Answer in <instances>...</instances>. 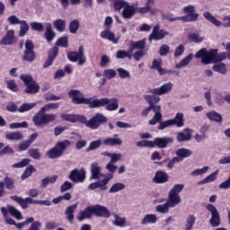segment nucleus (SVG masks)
<instances>
[{
  "mask_svg": "<svg viewBox=\"0 0 230 230\" xmlns=\"http://www.w3.org/2000/svg\"><path fill=\"white\" fill-rule=\"evenodd\" d=\"M194 57L196 58H201V63L208 66V64H215L216 62L226 60L227 58V53L223 52L218 54V49H210L208 51L206 49H201Z\"/></svg>",
  "mask_w": 230,
  "mask_h": 230,
  "instance_id": "obj_1",
  "label": "nucleus"
},
{
  "mask_svg": "<svg viewBox=\"0 0 230 230\" xmlns=\"http://www.w3.org/2000/svg\"><path fill=\"white\" fill-rule=\"evenodd\" d=\"M68 96L75 105H89L91 109H96L103 104V101H97L93 98H85L79 90H70Z\"/></svg>",
  "mask_w": 230,
  "mask_h": 230,
  "instance_id": "obj_2",
  "label": "nucleus"
},
{
  "mask_svg": "<svg viewBox=\"0 0 230 230\" xmlns=\"http://www.w3.org/2000/svg\"><path fill=\"white\" fill-rule=\"evenodd\" d=\"M1 213L5 219V223L9 224V226H15V220L8 217V213H10L11 217L16 218V220H22V214L21 211L15 208V207L12 205H7V207L1 208Z\"/></svg>",
  "mask_w": 230,
  "mask_h": 230,
  "instance_id": "obj_3",
  "label": "nucleus"
},
{
  "mask_svg": "<svg viewBox=\"0 0 230 230\" xmlns=\"http://www.w3.org/2000/svg\"><path fill=\"white\" fill-rule=\"evenodd\" d=\"M57 119V115L53 113H45L43 111L40 110L38 113L32 118V121L35 127H44L49 123H53Z\"/></svg>",
  "mask_w": 230,
  "mask_h": 230,
  "instance_id": "obj_4",
  "label": "nucleus"
},
{
  "mask_svg": "<svg viewBox=\"0 0 230 230\" xmlns=\"http://www.w3.org/2000/svg\"><path fill=\"white\" fill-rule=\"evenodd\" d=\"M20 80H22L23 84L26 85L25 93L28 94H37V93H39L40 87L31 75H21Z\"/></svg>",
  "mask_w": 230,
  "mask_h": 230,
  "instance_id": "obj_5",
  "label": "nucleus"
},
{
  "mask_svg": "<svg viewBox=\"0 0 230 230\" xmlns=\"http://www.w3.org/2000/svg\"><path fill=\"white\" fill-rule=\"evenodd\" d=\"M88 128L95 130L102 125V123H107V117L103 116L102 113H96L90 120H87V118L84 117V121L82 122Z\"/></svg>",
  "mask_w": 230,
  "mask_h": 230,
  "instance_id": "obj_6",
  "label": "nucleus"
},
{
  "mask_svg": "<svg viewBox=\"0 0 230 230\" xmlns=\"http://www.w3.org/2000/svg\"><path fill=\"white\" fill-rule=\"evenodd\" d=\"M150 111H153V112H155V115L148 121V123L149 125H157V123H159V121H162L163 119V113H161V111H158L157 107L154 108L153 106H149L141 112V116H148V114H150Z\"/></svg>",
  "mask_w": 230,
  "mask_h": 230,
  "instance_id": "obj_7",
  "label": "nucleus"
},
{
  "mask_svg": "<svg viewBox=\"0 0 230 230\" xmlns=\"http://www.w3.org/2000/svg\"><path fill=\"white\" fill-rule=\"evenodd\" d=\"M67 58L70 62H78V66H84L86 62L85 55H84V47H79L78 52H69Z\"/></svg>",
  "mask_w": 230,
  "mask_h": 230,
  "instance_id": "obj_8",
  "label": "nucleus"
},
{
  "mask_svg": "<svg viewBox=\"0 0 230 230\" xmlns=\"http://www.w3.org/2000/svg\"><path fill=\"white\" fill-rule=\"evenodd\" d=\"M207 209L211 215L209 219L210 226L212 227H218L220 226V213H218V209L213 204L207 205Z\"/></svg>",
  "mask_w": 230,
  "mask_h": 230,
  "instance_id": "obj_9",
  "label": "nucleus"
},
{
  "mask_svg": "<svg viewBox=\"0 0 230 230\" xmlns=\"http://www.w3.org/2000/svg\"><path fill=\"white\" fill-rule=\"evenodd\" d=\"M33 41L31 40H27L25 41V50L22 59L26 62H33L35 60V51L33 50Z\"/></svg>",
  "mask_w": 230,
  "mask_h": 230,
  "instance_id": "obj_10",
  "label": "nucleus"
},
{
  "mask_svg": "<svg viewBox=\"0 0 230 230\" xmlns=\"http://www.w3.org/2000/svg\"><path fill=\"white\" fill-rule=\"evenodd\" d=\"M97 100L98 102H103L102 104L99 105L96 107V109L100 108V107H105L106 106V111H118V108L119 107V104L118 102V99L116 98H112V99H109V98H102V99H94Z\"/></svg>",
  "mask_w": 230,
  "mask_h": 230,
  "instance_id": "obj_11",
  "label": "nucleus"
},
{
  "mask_svg": "<svg viewBox=\"0 0 230 230\" xmlns=\"http://www.w3.org/2000/svg\"><path fill=\"white\" fill-rule=\"evenodd\" d=\"M161 26L159 24H156L154 26L152 33L149 35V40L152 42L153 40H163L166 35H170V32L160 30Z\"/></svg>",
  "mask_w": 230,
  "mask_h": 230,
  "instance_id": "obj_12",
  "label": "nucleus"
},
{
  "mask_svg": "<svg viewBox=\"0 0 230 230\" xmlns=\"http://www.w3.org/2000/svg\"><path fill=\"white\" fill-rule=\"evenodd\" d=\"M86 177V172L85 169H74L73 171L70 172V174L68 176V179L72 181V182H84L85 181Z\"/></svg>",
  "mask_w": 230,
  "mask_h": 230,
  "instance_id": "obj_13",
  "label": "nucleus"
},
{
  "mask_svg": "<svg viewBox=\"0 0 230 230\" xmlns=\"http://www.w3.org/2000/svg\"><path fill=\"white\" fill-rule=\"evenodd\" d=\"M173 89V84L172 82L166 83L158 88H154L149 91L152 94H155L156 96H163V94H168V93H172Z\"/></svg>",
  "mask_w": 230,
  "mask_h": 230,
  "instance_id": "obj_14",
  "label": "nucleus"
},
{
  "mask_svg": "<svg viewBox=\"0 0 230 230\" xmlns=\"http://www.w3.org/2000/svg\"><path fill=\"white\" fill-rule=\"evenodd\" d=\"M10 199L13 200L14 202H17L19 206L22 208V209H28L29 204H37L39 201L31 199V198H22L18 196H11Z\"/></svg>",
  "mask_w": 230,
  "mask_h": 230,
  "instance_id": "obj_15",
  "label": "nucleus"
},
{
  "mask_svg": "<svg viewBox=\"0 0 230 230\" xmlns=\"http://www.w3.org/2000/svg\"><path fill=\"white\" fill-rule=\"evenodd\" d=\"M112 175H109L105 177L102 181H96L88 186V189L90 190H97V188H100L101 191H107V184L111 181V179H112Z\"/></svg>",
  "mask_w": 230,
  "mask_h": 230,
  "instance_id": "obj_16",
  "label": "nucleus"
},
{
  "mask_svg": "<svg viewBox=\"0 0 230 230\" xmlns=\"http://www.w3.org/2000/svg\"><path fill=\"white\" fill-rule=\"evenodd\" d=\"M15 42H17V39H15V31L13 30L7 31L4 38L0 40L2 46H12Z\"/></svg>",
  "mask_w": 230,
  "mask_h": 230,
  "instance_id": "obj_17",
  "label": "nucleus"
},
{
  "mask_svg": "<svg viewBox=\"0 0 230 230\" xmlns=\"http://www.w3.org/2000/svg\"><path fill=\"white\" fill-rule=\"evenodd\" d=\"M93 215L95 217H101L102 218H111V211L105 206L102 205H95L93 206Z\"/></svg>",
  "mask_w": 230,
  "mask_h": 230,
  "instance_id": "obj_18",
  "label": "nucleus"
},
{
  "mask_svg": "<svg viewBox=\"0 0 230 230\" xmlns=\"http://www.w3.org/2000/svg\"><path fill=\"white\" fill-rule=\"evenodd\" d=\"M93 215H94L93 208V206H89L86 207L84 210H81L77 215L76 218L78 222H84V220L93 218Z\"/></svg>",
  "mask_w": 230,
  "mask_h": 230,
  "instance_id": "obj_19",
  "label": "nucleus"
},
{
  "mask_svg": "<svg viewBox=\"0 0 230 230\" xmlns=\"http://www.w3.org/2000/svg\"><path fill=\"white\" fill-rule=\"evenodd\" d=\"M60 118L63 121H69L70 123H76V121L83 123V121H85V116L84 115L62 113Z\"/></svg>",
  "mask_w": 230,
  "mask_h": 230,
  "instance_id": "obj_20",
  "label": "nucleus"
},
{
  "mask_svg": "<svg viewBox=\"0 0 230 230\" xmlns=\"http://www.w3.org/2000/svg\"><path fill=\"white\" fill-rule=\"evenodd\" d=\"M173 143V138L172 137H156L153 141V148L155 146H158V148H166L168 146V144Z\"/></svg>",
  "mask_w": 230,
  "mask_h": 230,
  "instance_id": "obj_21",
  "label": "nucleus"
},
{
  "mask_svg": "<svg viewBox=\"0 0 230 230\" xmlns=\"http://www.w3.org/2000/svg\"><path fill=\"white\" fill-rule=\"evenodd\" d=\"M145 100L149 103V107L157 109L158 112H161V105H157L161 102V98L155 95H145Z\"/></svg>",
  "mask_w": 230,
  "mask_h": 230,
  "instance_id": "obj_22",
  "label": "nucleus"
},
{
  "mask_svg": "<svg viewBox=\"0 0 230 230\" xmlns=\"http://www.w3.org/2000/svg\"><path fill=\"white\" fill-rule=\"evenodd\" d=\"M103 145H106V146H121V145H123V140L118 137V134H115L114 137H108L104 139Z\"/></svg>",
  "mask_w": 230,
  "mask_h": 230,
  "instance_id": "obj_23",
  "label": "nucleus"
},
{
  "mask_svg": "<svg viewBox=\"0 0 230 230\" xmlns=\"http://www.w3.org/2000/svg\"><path fill=\"white\" fill-rule=\"evenodd\" d=\"M102 39H106L110 40V42H113V44H118L119 39H116V34L111 31V29H106L101 32Z\"/></svg>",
  "mask_w": 230,
  "mask_h": 230,
  "instance_id": "obj_24",
  "label": "nucleus"
},
{
  "mask_svg": "<svg viewBox=\"0 0 230 230\" xmlns=\"http://www.w3.org/2000/svg\"><path fill=\"white\" fill-rule=\"evenodd\" d=\"M134 15H136V7L128 4L122 11V17L124 19H132Z\"/></svg>",
  "mask_w": 230,
  "mask_h": 230,
  "instance_id": "obj_25",
  "label": "nucleus"
},
{
  "mask_svg": "<svg viewBox=\"0 0 230 230\" xmlns=\"http://www.w3.org/2000/svg\"><path fill=\"white\" fill-rule=\"evenodd\" d=\"M91 179H93L95 181H98L100 179V175H102V167H100V164L98 163H93L91 164Z\"/></svg>",
  "mask_w": 230,
  "mask_h": 230,
  "instance_id": "obj_26",
  "label": "nucleus"
},
{
  "mask_svg": "<svg viewBox=\"0 0 230 230\" xmlns=\"http://www.w3.org/2000/svg\"><path fill=\"white\" fill-rule=\"evenodd\" d=\"M154 181L156 184H164V182H168V174L163 171L156 172Z\"/></svg>",
  "mask_w": 230,
  "mask_h": 230,
  "instance_id": "obj_27",
  "label": "nucleus"
},
{
  "mask_svg": "<svg viewBox=\"0 0 230 230\" xmlns=\"http://www.w3.org/2000/svg\"><path fill=\"white\" fill-rule=\"evenodd\" d=\"M180 202H181V199L180 195H175L169 192L166 203L171 208H175V206H179Z\"/></svg>",
  "mask_w": 230,
  "mask_h": 230,
  "instance_id": "obj_28",
  "label": "nucleus"
},
{
  "mask_svg": "<svg viewBox=\"0 0 230 230\" xmlns=\"http://www.w3.org/2000/svg\"><path fill=\"white\" fill-rule=\"evenodd\" d=\"M146 46V40H142L138 41H131L129 45L130 53H133L134 49L143 50Z\"/></svg>",
  "mask_w": 230,
  "mask_h": 230,
  "instance_id": "obj_29",
  "label": "nucleus"
},
{
  "mask_svg": "<svg viewBox=\"0 0 230 230\" xmlns=\"http://www.w3.org/2000/svg\"><path fill=\"white\" fill-rule=\"evenodd\" d=\"M76 208H78V204H74L66 208L65 211V215H66V218L70 224H73L75 220V211H76Z\"/></svg>",
  "mask_w": 230,
  "mask_h": 230,
  "instance_id": "obj_30",
  "label": "nucleus"
},
{
  "mask_svg": "<svg viewBox=\"0 0 230 230\" xmlns=\"http://www.w3.org/2000/svg\"><path fill=\"white\" fill-rule=\"evenodd\" d=\"M206 116L210 121H215V123H222L224 121L222 119V114L215 111L207 112Z\"/></svg>",
  "mask_w": 230,
  "mask_h": 230,
  "instance_id": "obj_31",
  "label": "nucleus"
},
{
  "mask_svg": "<svg viewBox=\"0 0 230 230\" xmlns=\"http://www.w3.org/2000/svg\"><path fill=\"white\" fill-rule=\"evenodd\" d=\"M190 140H191V130L190 128H186L183 130V132L178 133L177 141H179V143Z\"/></svg>",
  "mask_w": 230,
  "mask_h": 230,
  "instance_id": "obj_32",
  "label": "nucleus"
},
{
  "mask_svg": "<svg viewBox=\"0 0 230 230\" xmlns=\"http://www.w3.org/2000/svg\"><path fill=\"white\" fill-rule=\"evenodd\" d=\"M161 66H163V60L161 58H155L153 60L151 69H156L159 75H166V70L162 68Z\"/></svg>",
  "mask_w": 230,
  "mask_h": 230,
  "instance_id": "obj_33",
  "label": "nucleus"
},
{
  "mask_svg": "<svg viewBox=\"0 0 230 230\" xmlns=\"http://www.w3.org/2000/svg\"><path fill=\"white\" fill-rule=\"evenodd\" d=\"M114 217V220L112 221L113 226L117 227H125L127 226V218L121 217L119 215L113 213L111 214Z\"/></svg>",
  "mask_w": 230,
  "mask_h": 230,
  "instance_id": "obj_34",
  "label": "nucleus"
},
{
  "mask_svg": "<svg viewBox=\"0 0 230 230\" xmlns=\"http://www.w3.org/2000/svg\"><path fill=\"white\" fill-rule=\"evenodd\" d=\"M191 154H193L191 150L186 149V148H181L176 151V155H177L176 157L177 159H179V162L181 163V161H183L184 159H186V157H190Z\"/></svg>",
  "mask_w": 230,
  "mask_h": 230,
  "instance_id": "obj_35",
  "label": "nucleus"
},
{
  "mask_svg": "<svg viewBox=\"0 0 230 230\" xmlns=\"http://www.w3.org/2000/svg\"><path fill=\"white\" fill-rule=\"evenodd\" d=\"M5 139L9 141H22L24 136L21 132H10L5 135Z\"/></svg>",
  "mask_w": 230,
  "mask_h": 230,
  "instance_id": "obj_36",
  "label": "nucleus"
},
{
  "mask_svg": "<svg viewBox=\"0 0 230 230\" xmlns=\"http://www.w3.org/2000/svg\"><path fill=\"white\" fill-rule=\"evenodd\" d=\"M46 26V32H45V39L48 42H51L55 39V32L51 28V23H45Z\"/></svg>",
  "mask_w": 230,
  "mask_h": 230,
  "instance_id": "obj_37",
  "label": "nucleus"
},
{
  "mask_svg": "<svg viewBox=\"0 0 230 230\" xmlns=\"http://www.w3.org/2000/svg\"><path fill=\"white\" fill-rule=\"evenodd\" d=\"M218 172H219L218 170L215 171L214 172H212L211 174L207 176L205 179L199 181V185L209 184V182H213V181H217V177H218Z\"/></svg>",
  "mask_w": 230,
  "mask_h": 230,
  "instance_id": "obj_38",
  "label": "nucleus"
},
{
  "mask_svg": "<svg viewBox=\"0 0 230 230\" xmlns=\"http://www.w3.org/2000/svg\"><path fill=\"white\" fill-rule=\"evenodd\" d=\"M176 21H183V22H196V21H199V14H187L185 16L176 17Z\"/></svg>",
  "mask_w": 230,
  "mask_h": 230,
  "instance_id": "obj_39",
  "label": "nucleus"
},
{
  "mask_svg": "<svg viewBox=\"0 0 230 230\" xmlns=\"http://www.w3.org/2000/svg\"><path fill=\"white\" fill-rule=\"evenodd\" d=\"M172 125H176V127H184V114L183 113H177L174 119H171Z\"/></svg>",
  "mask_w": 230,
  "mask_h": 230,
  "instance_id": "obj_40",
  "label": "nucleus"
},
{
  "mask_svg": "<svg viewBox=\"0 0 230 230\" xmlns=\"http://www.w3.org/2000/svg\"><path fill=\"white\" fill-rule=\"evenodd\" d=\"M47 155L49 159H57L62 157V152L58 148L57 146L47 152Z\"/></svg>",
  "mask_w": 230,
  "mask_h": 230,
  "instance_id": "obj_41",
  "label": "nucleus"
},
{
  "mask_svg": "<svg viewBox=\"0 0 230 230\" xmlns=\"http://www.w3.org/2000/svg\"><path fill=\"white\" fill-rule=\"evenodd\" d=\"M193 60V54H189L183 59H181L178 64L175 65L176 69H181L186 67Z\"/></svg>",
  "mask_w": 230,
  "mask_h": 230,
  "instance_id": "obj_42",
  "label": "nucleus"
},
{
  "mask_svg": "<svg viewBox=\"0 0 230 230\" xmlns=\"http://www.w3.org/2000/svg\"><path fill=\"white\" fill-rule=\"evenodd\" d=\"M155 222H157V216L154 214H147L142 219L141 225L146 226V224H155Z\"/></svg>",
  "mask_w": 230,
  "mask_h": 230,
  "instance_id": "obj_43",
  "label": "nucleus"
},
{
  "mask_svg": "<svg viewBox=\"0 0 230 230\" xmlns=\"http://www.w3.org/2000/svg\"><path fill=\"white\" fill-rule=\"evenodd\" d=\"M34 107H37V102H25L18 108V112H28V111H31Z\"/></svg>",
  "mask_w": 230,
  "mask_h": 230,
  "instance_id": "obj_44",
  "label": "nucleus"
},
{
  "mask_svg": "<svg viewBox=\"0 0 230 230\" xmlns=\"http://www.w3.org/2000/svg\"><path fill=\"white\" fill-rule=\"evenodd\" d=\"M213 71L216 73H220L221 75H226L227 73V66L225 63H218L212 66Z\"/></svg>",
  "mask_w": 230,
  "mask_h": 230,
  "instance_id": "obj_45",
  "label": "nucleus"
},
{
  "mask_svg": "<svg viewBox=\"0 0 230 230\" xmlns=\"http://www.w3.org/2000/svg\"><path fill=\"white\" fill-rule=\"evenodd\" d=\"M30 31V25H28V22L24 20H22V22L20 23V31L19 36L24 37Z\"/></svg>",
  "mask_w": 230,
  "mask_h": 230,
  "instance_id": "obj_46",
  "label": "nucleus"
},
{
  "mask_svg": "<svg viewBox=\"0 0 230 230\" xmlns=\"http://www.w3.org/2000/svg\"><path fill=\"white\" fill-rule=\"evenodd\" d=\"M170 208L172 207L166 201L164 204L157 205L155 207V212L162 213L163 215H166V213H169Z\"/></svg>",
  "mask_w": 230,
  "mask_h": 230,
  "instance_id": "obj_47",
  "label": "nucleus"
},
{
  "mask_svg": "<svg viewBox=\"0 0 230 230\" xmlns=\"http://www.w3.org/2000/svg\"><path fill=\"white\" fill-rule=\"evenodd\" d=\"M70 145H71V141L64 140V141L58 142L56 144V146L58 150H59V152H61V154L64 155V151L67 150V146H69Z\"/></svg>",
  "mask_w": 230,
  "mask_h": 230,
  "instance_id": "obj_48",
  "label": "nucleus"
},
{
  "mask_svg": "<svg viewBox=\"0 0 230 230\" xmlns=\"http://www.w3.org/2000/svg\"><path fill=\"white\" fill-rule=\"evenodd\" d=\"M53 25L58 30V31H66V20L58 19L53 22Z\"/></svg>",
  "mask_w": 230,
  "mask_h": 230,
  "instance_id": "obj_49",
  "label": "nucleus"
},
{
  "mask_svg": "<svg viewBox=\"0 0 230 230\" xmlns=\"http://www.w3.org/2000/svg\"><path fill=\"white\" fill-rule=\"evenodd\" d=\"M196 220L197 217H195L193 215H189L186 219L185 230L193 229V226H195Z\"/></svg>",
  "mask_w": 230,
  "mask_h": 230,
  "instance_id": "obj_50",
  "label": "nucleus"
},
{
  "mask_svg": "<svg viewBox=\"0 0 230 230\" xmlns=\"http://www.w3.org/2000/svg\"><path fill=\"white\" fill-rule=\"evenodd\" d=\"M58 176L47 177L41 180V188H47L48 184H55Z\"/></svg>",
  "mask_w": 230,
  "mask_h": 230,
  "instance_id": "obj_51",
  "label": "nucleus"
},
{
  "mask_svg": "<svg viewBox=\"0 0 230 230\" xmlns=\"http://www.w3.org/2000/svg\"><path fill=\"white\" fill-rule=\"evenodd\" d=\"M68 28H69L70 33H73V34L76 33V31H78L80 28V22L78 20L71 21Z\"/></svg>",
  "mask_w": 230,
  "mask_h": 230,
  "instance_id": "obj_52",
  "label": "nucleus"
},
{
  "mask_svg": "<svg viewBox=\"0 0 230 230\" xmlns=\"http://www.w3.org/2000/svg\"><path fill=\"white\" fill-rule=\"evenodd\" d=\"M58 107H60L58 103L51 102L41 107L40 111H42L46 114V112H49V111H55L58 109Z\"/></svg>",
  "mask_w": 230,
  "mask_h": 230,
  "instance_id": "obj_53",
  "label": "nucleus"
},
{
  "mask_svg": "<svg viewBox=\"0 0 230 230\" xmlns=\"http://www.w3.org/2000/svg\"><path fill=\"white\" fill-rule=\"evenodd\" d=\"M125 184L117 182L111 187L109 193H118V191H121L122 190H125Z\"/></svg>",
  "mask_w": 230,
  "mask_h": 230,
  "instance_id": "obj_54",
  "label": "nucleus"
},
{
  "mask_svg": "<svg viewBox=\"0 0 230 230\" xmlns=\"http://www.w3.org/2000/svg\"><path fill=\"white\" fill-rule=\"evenodd\" d=\"M116 58H132V52L127 50H118L116 53Z\"/></svg>",
  "mask_w": 230,
  "mask_h": 230,
  "instance_id": "obj_55",
  "label": "nucleus"
},
{
  "mask_svg": "<svg viewBox=\"0 0 230 230\" xmlns=\"http://www.w3.org/2000/svg\"><path fill=\"white\" fill-rule=\"evenodd\" d=\"M102 146V140H94L92 141L89 145V146L86 148V152H93V150H96Z\"/></svg>",
  "mask_w": 230,
  "mask_h": 230,
  "instance_id": "obj_56",
  "label": "nucleus"
},
{
  "mask_svg": "<svg viewBox=\"0 0 230 230\" xmlns=\"http://www.w3.org/2000/svg\"><path fill=\"white\" fill-rule=\"evenodd\" d=\"M209 170V166H204L201 169H196L191 172L192 177H199V175H204V173H208V171Z\"/></svg>",
  "mask_w": 230,
  "mask_h": 230,
  "instance_id": "obj_57",
  "label": "nucleus"
},
{
  "mask_svg": "<svg viewBox=\"0 0 230 230\" xmlns=\"http://www.w3.org/2000/svg\"><path fill=\"white\" fill-rule=\"evenodd\" d=\"M33 172H35V167H33V165H29L22 174V180L24 181V179H28V177H31Z\"/></svg>",
  "mask_w": 230,
  "mask_h": 230,
  "instance_id": "obj_58",
  "label": "nucleus"
},
{
  "mask_svg": "<svg viewBox=\"0 0 230 230\" xmlns=\"http://www.w3.org/2000/svg\"><path fill=\"white\" fill-rule=\"evenodd\" d=\"M196 7L194 5H187L183 7L182 12L187 15H199L198 13H195Z\"/></svg>",
  "mask_w": 230,
  "mask_h": 230,
  "instance_id": "obj_59",
  "label": "nucleus"
},
{
  "mask_svg": "<svg viewBox=\"0 0 230 230\" xmlns=\"http://www.w3.org/2000/svg\"><path fill=\"white\" fill-rule=\"evenodd\" d=\"M152 4H155V3H149L146 2V6L141 7L138 9L139 13H148V12H150V13H154V11L152 10Z\"/></svg>",
  "mask_w": 230,
  "mask_h": 230,
  "instance_id": "obj_60",
  "label": "nucleus"
},
{
  "mask_svg": "<svg viewBox=\"0 0 230 230\" xmlns=\"http://www.w3.org/2000/svg\"><path fill=\"white\" fill-rule=\"evenodd\" d=\"M28 155H30V157H32V159H36V160L40 159V152L38 148L29 149Z\"/></svg>",
  "mask_w": 230,
  "mask_h": 230,
  "instance_id": "obj_61",
  "label": "nucleus"
},
{
  "mask_svg": "<svg viewBox=\"0 0 230 230\" xmlns=\"http://www.w3.org/2000/svg\"><path fill=\"white\" fill-rule=\"evenodd\" d=\"M128 3L125 2V0H115L113 3V6L115 10H121V8H125Z\"/></svg>",
  "mask_w": 230,
  "mask_h": 230,
  "instance_id": "obj_62",
  "label": "nucleus"
},
{
  "mask_svg": "<svg viewBox=\"0 0 230 230\" xmlns=\"http://www.w3.org/2000/svg\"><path fill=\"white\" fill-rule=\"evenodd\" d=\"M184 190V184H176L173 186V188L169 191V193L172 195H179L181 191Z\"/></svg>",
  "mask_w": 230,
  "mask_h": 230,
  "instance_id": "obj_63",
  "label": "nucleus"
},
{
  "mask_svg": "<svg viewBox=\"0 0 230 230\" xmlns=\"http://www.w3.org/2000/svg\"><path fill=\"white\" fill-rule=\"evenodd\" d=\"M31 28L34 31H42V30H44V24L41 22H33L31 23Z\"/></svg>",
  "mask_w": 230,
  "mask_h": 230,
  "instance_id": "obj_64",
  "label": "nucleus"
}]
</instances>
